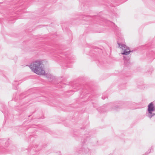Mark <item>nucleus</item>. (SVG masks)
Wrapping results in <instances>:
<instances>
[{"instance_id": "f257e3e1", "label": "nucleus", "mask_w": 155, "mask_h": 155, "mask_svg": "<svg viewBox=\"0 0 155 155\" xmlns=\"http://www.w3.org/2000/svg\"><path fill=\"white\" fill-rule=\"evenodd\" d=\"M29 68L35 73L39 75H44L45 74L44 65L42 61L37 60L33 61L29 65Z\"/></svg>"}, {"instance_id": "f03ea898", "label": "nucleus", "mask_w": 155, "mask_h": 155, "mask_svg": "<svg viewBox=\"0 0 155 155\" xmlns=\"http://www.w3.org/2000/svg\"><path fill=\"white\" fill-rule=\"evenodd\" d=\"M120 48H121L122 50V52L121 54H124L127 55L130 54V53L131 52L130 51V48L125 45H120V43L118 44Z\"/></svg>"}, {"instance_id": "7ed1b4c3", "label": "nucleus", "mask_w": 155, "mask_h": 155, "mask_svg": "<svg viewBox=\"0 0 155 155\" xmlns=\"http://www.w3.org/2000/svg\"><path fill=\"white\" fill-rule=\"evenodd\" d=\"M155 110L154 107L152 103H150L148 106V116L150 117H151L155 115L153 113Z\"/></svg>"}]
</instances>
